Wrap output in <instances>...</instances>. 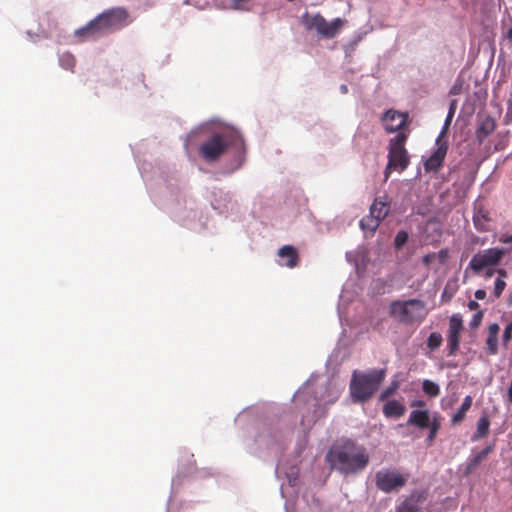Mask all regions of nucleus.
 Returning <instances> with one entry per match:
<instances>
[{"label": "nucleus", "instance_id": "nucleus-1", "mask_svg": "<svg viewBox=\"0 0 512 512\" xmlns=\"http://www.w3.org/2000/svg\"><path fill=\"white\" fill-rule=\"evenodd\" d=\"M326 460L332 468L348 475L363 470L369 463V455L364 447L346 440L332 447L326 454Z\"/></svg>", "mask_w": 512, "mask_h": 512}, {"label": "nucleus", "instance_id": "nucleus-2", "mask_svg": "<svg viewBox=\"0 0 512 512\" xmlns=\"http://www.w3.org/2000/svg\"><path fill=\"white\" fill-rule=\"evenodd\" d=\"M228 147L234 148L238 153H244L245 143L239 131L226 129L213 133L200 145L199 154L207 162H216Z\"/></svg>", "mask_w": 512, "mask_h": 512}, {"label": "nucleus", "instance_id": "nucleus-3", "mask_svg": "<svg viewBox=\"0 0 512 512\" xmlns=\"http://www.w3.org/2000/svg\"><path fill=\"white\" fill-rule=\"evenodd\" d=\"M385 374L384 369H371L367 372L354 371L349 386L353 401H368L385 379Z\"/></svg>", "mask_w": 512, "mask_h": 512}, {"label": "nucleus", "instance_id": "nucleus-4", "mask_svg": "<svg viewBox=\"0 0 512 512\" xmlns=\"http://www.w3.org/2000/svg\"><path fill=\"white\" fill-rule=\"evenodd\" d=\"M389 315L403 324L421 323L427 315L426 304L420 299L394 300Z\"/></svg>", "mask_w": 512, "mask_h": 512}, {"label": "nucleus", "instance_id": "nucleus-5", "mask_svg": "<svg viewBox=\"0 0 512 512\" xmlns=\"http://www.w3.org/2000/svg\"><path fill=\"white\" fill-rule=\"evenodd\" d=\"M408 137V132H400L389 140L388 163L384 172L386 179L389 177L391 170H398L401 172L408 167L410 163V156L405 148Z\"/></svg>", "mask_w": 512, "mask_h": 512}, {"label": "nucleus", "instance_id": "nucleus-6", "mask_svg": "<svg viewBox=\"0 0 512 512\" xmlns=\"http://www.w3.org/2000/svg\"><path fill=\"white\" fill-rule=\"evenodd\" d=\"M301 23L306 30H315L320 37L332 39L340 32L346 21L341 18H335L328 22L320 13L311 15L305 12L301 16Z\"/></svg>", "mask_w": 512, "mask_h": 512}, {"label": "nucleus", "instance_id": "nucleus-7", "mask_svg": "<svg viewBox=\"0 0 512 512\" xmlns=\"http://www.w3.org/2000/svg\"><path fill=\"white\" fill-rule=\"evenodd\" d=\"M409 475H403L395 469H381L375 475L376 487L385 492L398 491L407 483Z\"/></svg>", "mask_w": 512, "mask_h": 512}, {"label": "nucleus", "instance_id": "nucleus-8", "mask_svg": "<svg viewBox=\"0 0 512 512\" xmlns=\"http://www.w3.org/2000/svg\"><path fill=\"white\" fill-rule=\"evenodd\" d=\"M504 254L505 251L500 248H489L483 250L472 257L469 263V268H471L475 273H480L486 267L497 265Z\"/></svg>", "mask_w": 512, "mask_h": 512}, {"label": "nucleus", "instance_id": "nucleus-9", "mask_svg": "<svg viewBox=\"0 0 512 512\" xmlns=\"http://www.w3.org/2000/svg\"><path fill=\"white\" fill-rule=\"evenodd\" d=\"M381 121L384 130L387 133H410V131L406 129L409 124V114L407 112H400L394 109H389L383 114Z\"/></svg>", "mask_w": 512, "mask_h": 512}, {"label": "nucleus", "instance_id": "nucleus-10", "mask_svg": "<svg viewBox=\"0 0 512 512\" xmlns=\"http://www.w3.org/2000/svg\"><path fill=\"white\" fill-rule=\"evenodd\" d=\"M444 134L445 132L442 131L437 137L435 150L424 162V169L426 172H438L443 165L449 148L448 142L444 138Z\"/></svg>", "mask_w": 512, "mask_h": 512}, {"label": "nucleus", "instance_id": "nucleus-11", "mask_svg": "<svg viewBox=\"0 0 512 512\" xmlns=\"http://www.w3.org/2000/svg\"><path fill=\"white\" fill-rule=\"evenodd\" d=\"M464 330L463 320L460 314H453L449 319L447 335V349L449 356H455L460 344V336Z\"/></svg>", "mask_w": 512, "mask_h": 512}, {"label": "nucleus", "instance_id": "nucleus-12", "mask_svg": "<svg viewBox=\"0 0 512 512\" xmlns=\"http://www.w3.org/2000/svg\"><path fill=\"white\" fill-rule=\"evenodd\" d=\"M107 26L109 32L118 30L126 25L128 13L124 8L115 7L104 11L98 15Z\"/></svg>", "mask_w": 512, "mask_h": 512}, {"label": "nucleus", "instance_id": "nucleus-13", "mask_svg": "<svg viewBox=\"0 0 512 512\" xmlns=\"http://www.w3.org/2000/svg\"><path fill=\"white\" fill-rule=\"evenodd\" d=\"M110 33L107 26L99 16L91 20L87 25L75 31V35L83 40H92Z\"/></svg>", "mask_w": 512, "mask_h": 512}, {"label": "nucleus", "instance_id": "nucleus-14", "mask_svg": "<svg viewBox=\"0 0 512 512\" xmlns=\"http://www.w3.org/2000/svg\"><path fill=\"white\" fill-rule=\"evenodd\" d=\"M424 490H414L397 506V512H418L420 505L426 500Z\"/></svg>", "mask_w": 512, "mask_h": 512}, {"label": "nucleus", "instance_id": "nucleus-15", "mask_svg": "<svg viewBox=\"0 0 512 512\" xmlns=\"http://www.w3.org/2000/svg\"><path fill=\"white\" fill-rule=\"evenodd\" d=\"M496 129V121L491 116L484 117L476 130V138L482 143Z\"/></svg>", "mask_w": 512, "mask_h": 512}, {"label": "nucleus", "instance_id": "nucleus-16", "mask_svg": "<svg viewBox=\"0 0 512 512\" xmlns=\"http://www.w3.org/2000/svg\"><path fill=\"white\" fill-rule=\"evenodd\" d=\"M278 256L286 260L284 265H286L289 268H294L298 265L299 262V255L298 251L295 247L292 245H284L278 250Z\"/></svg>", "mask_w": 512, "mask_h": 512}, {"label": "nucleus", "instance_id": "nucleus-17", "mask_svg": "<svg viewBox=\"0 0 512 512\" xmlns=\"http://www.w3.org/2000/svg\"><path fill=\"white\" fill-rule=\"evenodd\" d=\"M490 220L489 212L484 207L477 208L473 215L474 226L480 232L489 231Z\"/></svg>", "mask_w": 512, "mask_h": 512}, {"label": "nucleus", "instance_id": "nucleus-18", "mask_svg": "<svg viewBox=\"0 0 512 512\" xmlns=\"http://www.w3.org/2000/svg\"><path fill=\"white\" fill-rule=\"evenodd\" d=\"M429 422L430 416L427 410H414L410 413L407 424L425 429L428 428Z\"/></svg>", "mask_w": 512, "mask_h": 512}, {"label": "nucleus", "instance_id": "nucleus-19", "mask_svg": "<svg viewBox=\"0 0 512 512\" xmlns=\"http://www.w3.org/2000/svg\"><path fill=\"white\" fill-rule=\"evenodd\" d=\"M500 327L497 323H493L488 328V337L486 339L487 350L490 355L498 352V333Z\"/></svg>", "mask_w": 512, "mask_h": 512}, {"label": "nucleus", "instance_id": "nucleus-20", "mask_svg": "<svg viewBox=\"0 0 512 512\" xmlns=\"http://www.w3.org/2000/svg\"><path fill=\"white\" fill-rule=\"evenodd\" d=\"M406 412V407L397 400L387 401L383 406V413L386 417L399 418Z\"/></svg>", "mask_w": 512, "mask_h": 512}, {"label": "nucleus", "instance_id": "nucleus-21", "mask_svg": "<svg viewBox=\"0 0 512 512\" xmlns=\"http://www.w3.org/2000/svg\"><path fill=\"white\" fill-rule=\"evenodd\" d=\"M495 444L487 445L484 449L478 452L472 459L469 460L466 466V474L472 473L480 463L494 450Z\"/></svg>", "mask_w": 512, "mask_h": 512}, {"label": "nucleus", "instance_id": "nucleus-22", "mask_svg": "<svg viewBox=\"0 0 512 512\" xmlns=\"http://www.w3.org/2000/svg\"><path fill=\"white\" fill-rule=\"evenodd\" d=\"M490 429V419L489 416L484 413L476 424V432L472 435L471 440L476 442L480 439L487 437Z\"/></svg>", "mask_w": 512, "mask_h": 512}, {"label": "nucleus", "instance_id": "nucleus-23", "mask_svg": "<svg viewBox=\"0 0 512 512\" xmlns=\"http://www.w3.org/2000/svg\"><path fill=\"white\" fill-rule=\"evenodd\" d=\"M473 403V398L470 395H467L457 412L452 416L451 423L452 425H459L466 417L467 412L471 408Z\"/></svg>", "mask_w": 512, "mask_h": 512}, {"label": "nucleus", "instance_id": "nucleus-24", "mask_svg": "<svg viewBox=\"0 0 512 512\" xmlns=\"http://www.w3.org/2000/svg\"><path fill=\"white\" fill-rule=\"evenodd\" d=\"M389 204L386 201L375 199L370 207V213L382 221L389 213Z\"/></svg>", "mask_w": 512, "mask_h": 512}, {"label": "nucleus", "instance_id": "nucleus-25", "mask_svg": "<svg viewBox=\"0 0 512 512\" xmlns=\"http://www.w3.org/2000/svg\"><path fill=\"white\" fill-rule=\"evenodd\" d=\"M380 220L371 213L363 217L360 221V227L363 231L374 233L379 227Z\"/></svg>", "mask_w": 512, "mask_h": 512}, {"label": "nucleus", "instance_id": "nucleus-26", "mask_svg": "<svg viewBox=\"0 0 512 512\" xmlns=\"http://www.w3.org/2000/svg\"><path fill=\"white\" fill-rule=\"evenodd\" d=\"M497 273L499 277L495 280L493 291L495 298H499L502 295L506 287V282L504 281V278L507 276V272L504 269H498Z\"/></svg>", "mask_w": 512, "mask_h": 512}, {"label": "nucleus", "instance_id": "nucleus-27", "mask_svg": "<svg viewBox=\"0 0 512 512\" xmlns=\"http://www.w3.org/2000/svg\"><path fill=\"white\" fill-rule=\"evenodd\" d=\"M441 427V422L439 417H433V419L429 422L428 428L430 429L429 434L426 438V442L428 445H432L436 435Z\"/></svg>", "mask_w": 512, "mask_h": 512}, {"label": "nucleus", "instance_id": "nucleus-28", "mask_svg": "<svg viewBox=\"0 0 512 512\" xmlns=\"http://www.w3.org/2000/svg\"><path fill=\"white\" fill-rule=\"evenodd\" d=\"M423 392L429 397H437L440 394V387L431 380H424L422 383Z\"/></svg>", "mask_w": 512, "mask_h": 512}, {"label": "nucleus", "instance_id": "nucleus-29", "mask_svg": "<svg viewBox=\"0 0 512 512\" xmlns=\"http://www.w3.org/2000/svg\"><path fill=\"white\" fill-rule=\"evenodd\" d=\"M443 338L439 332H432L427 339V347L430 350H435L442 345Z\"/></svg>", "mask_w": 512, "mask_h": 512}, {"label": "nucleus", "instance_id": "nucleus-30", "mask_svg": "<svg viewBox=\"0 0 512 512\" xmlns=\"http://www.w3.org/2000/svg\"><path fill=\"white\" fill-rule=\"evenodd\" d=\"M75 64H76V59H75V57L72 54L64 53V54L61 55V57H60V65L64 69L73 71V69L75 67Z\"/></svg>", "mask_w": 512, "mask_h": 512}, {"label": "nucleus", "instance_id": "nucleus-31", "mask_svg": "<svg viewBox=\"0 0 512 512\" xmlns=\"http://www.w3.org/2000/svg\"><path fill=\"white\" fill-rule=\"evenodd\" d=\"M408 240V233L406 231H399L395 237L394 243L396 248L402 247Z\"/></svg>", "mask_w": 512, "mask_h": 512}, {"label": "nucleus", "instance_id": "nucleus-32", "mask_svg": "<svg viewBox=\"0 0 512 512\" xmlns=\"http://www.w3.org/2000/svg\"><path fill=\"white\" fill-rule=\"evenodd\" d=\"M398 387H399V384H398L397 382H393V383L391 384V386H389L388 388H386V389L382 392V394H381V396H380V400H382V401H383V400L387 399L388 397H390L392 394H394V393H395V391L398 389Z\"/></svg>", "mask_w": 512, "mask_h": 512}, {"label": "nucleus", "instance_id": "nucleus-33", "mask_svg": "<svg viewBox=\"0 0 512 512\" xmlns=\"http://www.w3.org/2000/svg\"><path fill=\"white\" fill-rule=\"evenodd\" d=\"M454 293H455V290L450 289L449 286L446 285L442 292V295H441L442 301L449 302L452 299V297L454 296Z\"/></svg>", "mask_w": 512, "mask_h": 512}, {"label": "nucleus", "instance_id": "nucleus-34", "mask_svg": "<svg viewBox=\"0 0 512 512\" xmlns=\"http://www.w3.org/2000/svg\"><path fill=\"white\" fill-rule=\"evenodd\" d=\"M482 318H483V312L478 311L476 314L473 315L472 320L470 322V326L472 328L478 327L482 321Z\"/></svg>", "mask_w": 512, "mask_h": 512}, {"label": "nucleus", "instance_id": "nucleus-35", "mask_svg": "<svg viewBox=\"0 0 512 512\" xmlns=\"http://www.w3.org/2000/svg\"><path fill=\"white\" fill-rule=\"evenodd\" d=\"M449 257V250L444 248V249H441L438 253H437V258L439 259V262L440 264H445L447 259Z\"/></svg>", "mask_w": 512, "mask_h": 512}, {"label": "nucleus", "instance_id": "nucleus-36", "mask_svg": "<svg viewBox=\"0 0 512 512\" xmlns=\"http://www.w3.org/2000/svg\"><path fill=\"white\" fill-rule=\"evenodd\" d=\"M502 338H503V344L505 346H507L512 338V328H510L509 325L506 326Z\"/></svg>", "mask_w": 512, "mask_h": 512}, {"label": "nucleus", "instance_id": "nucleus-37", "mask_svg": "<svg viewBox=\"0 0 512 512\" xmlns=\"http://www.w3.org/2000/svg\"><path fill=\"white\" fill-rule=\"evenodd\" d=\"M499 241L504 244H512V235L502 234Z\"/></svg>", "mask_w": 512, "mask_h": 512}, {"label": "nucleus", "instance_id": "nucleus-38", "mask_svg": "<svg viewBox=\"0 0 512 512\" xmlns=\"http://www.w3.org/2000/svg\"><path fill=\"white\" fill-rule=\"evenodd\" d=\"M435 256H436V255H435L434 253H431V254H427V255H425V256L422 258V262H423V264H425V265H429V264L432 262V260L435 258Z\"/></svg>", "mask_w": 512, "mask_h": 512}, {"label": "nucleus", "instance_id": "nucleus-39", "mask_svg": "<svg viewBox=\"0 0 512 512\" xmlns=\"http://www.w3.org/2000/svg\"><path fill=\"white\" fill-rule=\"evenodd\" d=\"M475 297L478 300H483L486 297V291L484 289H478L475 291Z\"/></svg>", "mask_w": 512, "mask_h": 512}, {"label": "nucleus", "instance_id": "nucleus-40", "mask_svg": "<svg viewBox=\"0 0 512 512\" xmlns=\"http://www.w3.org/2000/svg\"><path fill=\"white\" fill-rule=\"evenodd\" d=\"M468 308L471 311L477 310L479 308V304H478V302H476L474 300H471V301L468 302Z\"/></svg>", "mask_w": 512, "mask_h": 512}, {"label": "nucleus", "instance_id": "nucleus-41", "mask_svg": "<svg viewBox=\"0 0 512 512\" xmlns=\"http://www.w3.org/2000/svg\"><path fill=\"white\" fill-rule=\"evenodd\" d=\"M508 402L512 404V378L508 388Z\"/></svg>", "mask_w": 512, "mask_h": 512}, {"label": "nucleus", "instance_id": "nucleus-42", "mask_svg": "<svg viewBox=\"0 0 512 512\" xmlns=\"http://www.w3.org/2000/svg\"><path fill=\"white\" fill-rule=\"evenodd\" d=\"M506 36L509 42L512 43V27L508 29Z\"/></svg>", "mask_w": 512, "mask_h": 512}, {"label": "nucleus", "instance_id": "nucleus-43", "mask_svg": "<svg viewBox=\"0 0 512 512\" xmlns=\"http://www.w3.org/2000/svg\"><path fill=\"white\" fill-rule=\"evenodd\" d=\"M494 272H495V271H494L493 269H488V270L486 271V273H485L486 278H490V277H492V276H493V274H494Z\"/></svg>", "mask_w": 512, "mask_h": 512}, {"label": "nucleus", "instance_id": "nucleus-44", "mask_svg": "<svg viewBox=\"0 0 512 512\" xmlns=\"http://www.w3.org/2000/svg\"><path fill=\"white\" fill-rule=\"evenodd\" d=\"M340 90L342 93L346 94L348 92V87L347 85L343 84L340 86Z\"/></svg>", "mask_w": 512, "mask_h": 512}, {"label": "nucleus", "instance_id": "nucleus-45", "mask_svg": "<svg viewBox=\"0 0 512 512\" xmlns=\"http://www.w3.org/2000/svg\"><path fill=\"white\" fill-rule=\"evenodd\" d=\"M453 114H454V111H453V108L451 107V109L449 111V114L447 116L446 122H448L453 117Z\"/></svg>", "mask_w": 512, "mask_h": 512}, {"label": "nucleus", "instance_id": "nucleus-46", "mask_svg": "<svg viewBox=\"0 0 512 512\" xmlns=\"http://www.w3.org/2000/svg\"><path fill=\"white\" fill-rule=\"evenodd\" d=\"M507 305L512 306V291H511V294L507 298Z\"/></svg>", "mask_w": 512, "mask_h": 512}, {"label": "nucleus", "instance_id": "nucleus-47", "mask_svg": "<svg viewBox=\"0 0 512 512\" xmlns=\"http://www.w3.org/2000/svg\"><path fill=\"white\" fill-rule=\"evenodd\" d=\"M424 405V402L422 401H418V402H415L412 404V406H423Z\"/></svg>", "mask_w": 512, "mask_h": 512}, {"label": "nucleus", "instance_id": "nucleus-48", "mask_svg": "<svg viewBox=\"0 0 512 512\" xmlns=\"http://www.w3.org/2000/svg\"><path fill=\"white\" fill-rule=\"evenodd\" d=\"M512 108V103L509 102V106H508V109H511Z\"/></svg>", "mask_w": 512, "mask_h": 512}, {"label": "nucleus", "instance_id": "nucleus-49", "mask_svg": "<svg viewBox=\"0 0 512 512\" xmlns=\"http://www.w3.org/2000/svg\"><path fill=\"white\" fill-rule=\"evenodd\" d=\"M510 326V328H512V322L508 324Z\"/></svg>", "mask_w": 512, "mask_h": 512}]
</instances>
